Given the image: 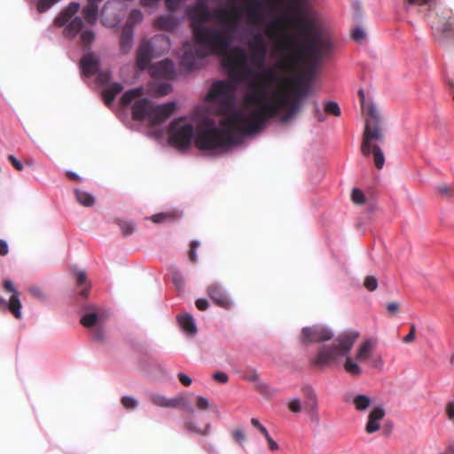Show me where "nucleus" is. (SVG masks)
<instances>
[{"label": "nucleus", "mask_w": 454, "mask_h": 454, "mask_svg": "<svg viewBox=\"0 0 454 454\" xmlns=\"http://www.w3.org/2000/svg\"><path fill=\"white\" fill-rule=\"evenodd\" d=\"M287 79L278 74L273 67H264L254 80L247 82L244 102L256 109L246 114L242 110L230 114L223 123L231 129H238L246 134L259 131L270 119L280 116L282 122L293 119L301 110L308 94V86L298 83L289 98L284 87Z\"/></svg>", "instance_id": "1"}, {"label": "nucleus", "mask_w": 454, "mask_h": 454, "mask_svg": "<svg viewBox=\"0 0 454 454\" xmlns=\"http://www.w3.org/2000/svg\"><path fill=\"white\" fill-rule=\"evenodd\" d=\"M296 18H286L287 24L298 28L299 34H278L282 30L280 20H272L265 28L266 36L273 42L275 52L282 54L275 67L282 71L293 70L299 64H306L314 70L321 60L331 55L332 41L325 31L315 21L301 12L300 2L294 0L289 5Z\"/></svg>", "instance_id": "2"}, {"label": "nucleus", "mask_w": 454, "mask_h": 454, "mask_svg": "<svg viewBox=\"0 0 454 454\" xmlns=\"http://www.w3.org/2000/svg\"><path fill=\"white\" fill-rule=\"evenodd\" d=\"M186 13L196 43L204 46L199 54H225L239 26V13L223 6L211 12L204 1H199L195 5L188 7Z\"/></svg>", "instance_id": "3"}, {"label": "nucleus", "mask_w": 454, "mask_h": 454, "mask_svg": "<svg viewBox=\"0 0 454 454\" xmlns=\"http://www.w3.org/2000/svg\"><path fill=\"white\" fill-rule=\"evenodd\" d=\"M229 115L220 121L221 129L217 128L214 121H206L199 126L196 133L191 123H185L183 118L176 119L169 125L168 142L178 150L188 149L192 137L195 146L200 151L230 146L237 142L236 134H247L238 129H231L224 125L223 121Z\"/></svg>", "instance_id": "4"}, {"label": "nucleus", "mask_w": 454, "mask_h": 454, "mask_svg": "<svg viewBox=\"0 0 454 454\" xmlns=\"http://www.w3.org/2000/svg\"><path fill=\"white\" fill-rule=\"evenodd\" d=\"M363 111L366 114L365 126L361 144V153L364 157L373 155L374 164L377 168L381 169L385 163V157L381 149L373 141L383 142L384 135L381 128V117L373 104L365 106L364 92L358 90Z\"/></svg>", "instance_id": "5"}, {"label": "nucleus", "mask_w": 454, "mask_h": 454, "mask_svg": "<svg viewBox=\"0 0 454 454\" xmlns=\"http://www.w3.org/2000/svg\"><path fill=\"white\" fill-rule=\"evenodd\" d=\"M80 11V4L70 3L55 18L54 24L57 27H64L63 35L67 39H74L79 33L80 41L83 47L90 49L95 40V34L91 29L82 30L83 27L82 19L76 14Z\"/></svg>", "instance_id": "6"}, {"label": "nucleus", "mask_w": 454, "mask_h": 454, "mask_svg": "<svg viewBox=\"0 0 454 454\" xmlns=\"http://www.w3.org/2000/svg\"><path fill=\"white\" fill-rule=\"evenodd\" d=\"M358 336L359 333L356 331L340 334L333 344L323 345L318 348L312 364L320 369L336 364L339 358L349 353Z\"/></svg>", "instance_id": "7"}, {"label": "nucleus", "mask_w": 454, "mask_h": 454, "mask_svg": "<svg viewBox=\"0 0 454 454\" xmlns=\"http://www.w3.org/2000/svg\"><path fill=\"white\" fill-rule=\"evenodd\" d=\"M175 109V102L153 106L148 98H138L132 106L131 114L134 121H142L148 119L150 125L154 127L167 121L173 114Z\"/></svg>", "instance_id": "8"}, {"label": "nucleus", "mask_w": 454, "mask_h": 454, "mask_svg": "<svg viewBox=\"0 0 454 454\" xmlns=\"http://www.w3.org/2000/svg\"><path fill=\"white\" fill-rule=\"evenodd\" d=\"M223 66L228 75L237 82H246L254 74L247 66V54L239 47H234L223 59Z\"/></svg>", "instance_id": "9"}, {"label": "nucleus", "mask_w": 454, "mask_h": 454, "mask_svg": "<svg viewBox=\"0 0 454 454\" xmlns=\"http://www.w3.org/2000/svg\"><path fill=\"white\" fill-rule=\"evenodd\" d=\"M432 28L437 43L445 45L450 39L454 38V18L450 11H447L443 16H436L432 20Z\"/></svg>", "instance_id": "10"}, {"label": "nucleus", "mask_w": 454, "mask_h": 454, "mask_svg": "<svg viewBox=\"0 0 454 454\" xmlns=\"http://www.w3.org/2000/svg\"><path fill=\"white\" fill-rule=\"evenodd\" d=\"M234 91V87L230 83L218 81L215 82L208 94L207 99L209 101H219L224 107L229 108L231 105V94Z\"/></svg>", "instance_id": "11"}, {"label": "nucleus", "mask_w": 454, "mask_h": 454, "mask_svg": "<svg viewBox=\"0 0 454 454\" xmlns=\"http://www.w3.org/2000/svg\"><path fill=\"white\" fill-rule=\"evenodd\" d=\"M333 337V333L332 331L323 325L304 327L301 330V340L305 344L327 341Z\"/></svg>", "instance_id": "12"}, {"label": "nucleus", "mask_w": 454, "mask_h": 454, "mask_svg": "<svg viewBox=\"0 0 454 454\" xmlns=\"http://www.w3.org/2000/svg\"><path fill=\"white\" fill-rule=\"evenodd\" d=\"M248 48L252 53L254 63L258 65V67H262V71L265 67L263 65L267 53L262 35L259 33L254 34L252 40L248 42Z\"/></svg>", "instance_id": "13"}, {"label": "nucleus", "mask_w": 454, "mask_h": 454, "mask_svg": "<svg viewBox=\"0 0 454 454\" xmlns=\"http://www.w3.org/2000/svg\"><path fill=\"white\" fill-rule=\"evenodd\" d=\"M151 403L156 406L164 408H176L181 406L183 410L193 412V409L185 402L183 396L168 399L160 394H151L149 396Z\"/></svg>", "instance_id": "14"}, {"label": "nucleus", "mask_w": 454, "mask_h": 454, "mask_svg": "<svg viewBox=\"0 0 454 454\" xmlns=\"http://www.w3.org/2000/svg\"><path fill=\"white\" fill-rule=\"evenodd\" d=\"M4 291L11 293L7 308L10 312L14 316L15 318L20 319L21 317V302L20 301V293L14 287L13 282L11 279H5L3 284Z\"/></svg>", "instance_id": "15"}, {"label": "nucleus", "mask_w": 454, "mask_h": 454, "mask_svg": "<svg viewBox=\"0 0 454 454\" xmlns=\"http://www.w3.org/2000/svg\"><path fill=\"white\" fill-rule=\"evenodd\" d=\"M244 12L248 20L254 25L263 22V2L262 0H247L244 5Z\"/></svg>", "instance_id": "16"}, {"label": "nucleus", "mask_w": 454, "mask_h": 454, "mask_svg": "<svg viewBox=\"0 0 454 454\" xmlns=\"http://www.w3.org/2000/svg\"><path fill=\"white\" fill-rule=\"evenodd\" d=\"M196 44V46H192L189 43L184 44V50L181 59V65L187 69L193 68L198 59H201L206 57L200 56L199 54L204 46L200 43Z\"/></svg>", "instance_id": "17"}, {"label": "nucleus", "mask_w": 454, "mask_h": 454, "mask_svg": "<svg viewBox=\"0 0 454 454\" xmlns=\"http://www.w3.org/2000/svg\"><path fill=\"white\" fill-rule=\"evenodd\" d=\"M386 415L385 410L381 406H375L369 412L364 430L368 434H372L380 429V424Z\"/></svg>", "instance_id": "18"}, {"label": "nucleus", "mask_w": 454, "mask_h": 454, "mask_svg": "<svg viewBox=\"0 0 454 454\" xmlns=\"http://www.w3.org/2000/svg\"><path fill=\"white\" fill-rule=\"evenodd\" d=\"M153 47L149 40L141 41L137 51V67L140 70L147 68L152 59Z\"/></svg>", "instance_id": "19"}, {"label": "nucleus", "mask_w": 454, "mask_h": 454, "mask_svg": "<svg viewBox=\"0 0 454 454\" xmlns=\"http://www.w3.org/2000/svg\"><path fill=\"white\" fill-rule=\"evenodd\" d=\"M151 73L153 77L172 79L175 76V67L170 59H165L153 65Z\"/></svg>", "instance_id": "20"}, {"label": "nucleus", "mask_w": 454, "mask_h": 454, "mask_svg": "<svg viewBox=\"0 0 454 454\" xmlns=\"http://www.w3.org/2000/svg\"><path fill=\"white\" fill-rule=\"evenodd\" d=\"M210 299L219 307L228 309L231 305L230 300L223 287L216 284H211L207 289Z\"/></svg>", "instance_id": "21"}, {"label": "nucleus", "mask_w": 454, "mask_h": 454, "mask_svg": "<svg viewBox=\"0 0 454 454\" xmlns=\"http://www.w3.org/2000/svg\"><path fill=\"white\" fill-rule=\"evenodd\" d=\"M80 67L85 76H92L98 73L99 59L91 52L85 53L80 61Z\"/></svg>", "instance_id": "22"}, {"label": "nucleus", "mask_w": 454, "mask_h": 454, "mask_svg": "<svg viewBox=\"0 0 454 454\" xmlns=\"http://www.w3.org/2000/svg\"><path fill=\"white\" fill-rule=\"evenodd\" d=\"M178 24L179 20L173 14L160 15L153 21V27L162 31H174Z\"/></svg>", "instance_id": "23"}, {"label": "nucleus", "mask_w": 454, "mask_h": 454, "mask_svg": "<svg viewBox=\"0 0 454 454\" xmlns=\"http://www.w3.org/2000/svg\"><path fill=\"white\" fill-rule=\"evenodd\" d=\"M122 90H123V87H122V85L121 83H119V82L110 83L102 91V96H103V99L105 101V104L106 106H110L114 102L115 97L119 93H121Z\"/></svg>", "instance_id": "24"}, {"label": "nucleus", "mask_w": 454, "mask_h": 454, "mask_svg": "<svg viewBox=\"0 0 454 454\" xmlns=\"http://www.w3.org/2000/svg\"><path fill=\"white\" fill-rule=\"evenodd\" d=\"M133 40V29L123 27L120 37V50L121 53L127 54L130 51Z\"/></svg>", "instance_id": "25"}, {"label": "nucleus", "mask_w": 454, "mask_h": 454, "mask_svg": "<svg viewBox=\"0 0 454 454\" xmlns=\"http://www.w3.org/2000/svg\"><path fill=\"white\" fill-rule=\"evenodd\" d=\"M82 14L87 24L93 26L98 20V7L97 4L88 2L82 8Z\"/></svg>", "instance_id": "26"}, {"label": "nucleus", "mask_w": 454, "mask_h": 454, "mask_svg": "<svg viewBox=\"0 0 454 454\" xmlns=\"http://www.w3.org/2000/svg\"><path fill=\"white\" fill-rule=\"evenodd\" d=\"M182 217V213L178 210L159 213L152 215L151 220L155 223H162L165 222H175Z\"/></svg>", "instance_id": "27"}, {"label": "nucleus", "mask_w": 454, "mask_h": 454, "mask_svg": "<svg viewBox=\"0 0 454 454\" xmlns=\"http://www.w3.org/2000/svg\"><path fill=\"white\" fill-rule=\"evenodd\" d=\"M373 348V343L372 340H368L364 341L358 348L356 355V360L358 362H363L367 360Z\"/></svg>", "instance_id": "28"}, {"label": "nucleus", "mask_w": 454, "mask_h": 454, "mask_svg": "<svg viewBox=\"0 0 454 454\" xmlns=\"http://www.w3.org/2000/svg\"><path fill=\"white\" fill-rule=\"evenodd\" d=\"M178 322L181 327L189 334H194L197 328L193 317L190 314H184L178 317Z\"/></svg>", "instance_id": "29"}, {"label": "nucleus", "mask_w": 454, "mask_h": 454, "mask_svg": "<svg viewBox=\"0 0 454 454\" xmlns=\"http://www.w3.org/2000/svg\"><path fill=\"white\" fill-rule=\"evenodd\" d=\"M302 390L307 397V400L305 402V408L311 412L316 411L317 406V400L315 392L309 387H303Z\"/></svg>", "instance_id": "30"}, {"label": "nucleus", "mask_w": 454, "mask_h": 454, "mask_svg": "<svg viewBox=\"0 0 454 454\" xmlns=\"http://www.w3.org/2000/svg\"><path fill=\"white\" fill-rule=\"evenodd\" d=\"M77 201L84 207H91L95 203V198L90 193L82 191L80 189H74V191Z\"/></svg>", "instance_id": "31"}, {"label": "nucleus", "mask_w": 454, "mask_h": 454, "mask_svg": "<svg viewBox=\"0 0 454 454\" xmlns=\"http://www.w3.org/2000/svg\"><path fill=\"white\" fill-rule=\"evenodd\" d=\"M101 319V316L95 311L86 312L81 318V324L87 328L96 325Z\"/></svg>", "instance_id": "32"}, {"label": "nucleus", "mask_w": 454, "mask_h": 454, "mask_svg": "<svg viewBox=\"0 0 454 454\" xmlns=\"http://www.w3.org/2000/svg\"><path fill=\"white\" fill-rule=\"evenodd\" d=\"M142 89L137 88L127 90L121 98V104L124 106H129L132 101L138 98L142 95Z\"/></svg>", "instance_id": "33"}, {"label": "nucleus", "mask_w": 454, "mask_h": 454, "mask_svg": "<svg viewBox=\"0 0 454 454\" xmlns=\"http://www.w3.org/2000/svg\"><path fill=\"white\" fill-rule=\"evenodd\" d=\"M353 403L356 411H364L370 407L372 400L368 395H356L353 399Z\"/></svg>", "instance_id": "34"}, {"label": "nucleus", "mask_w": 454, "mask_h": 454, "mask_svg": "<svg viewBox=\"0 0 454 454\" xmlns=\"http://www.w3.org/2000/svg\"><path fill=\"white\" fill-rule=\"evenodd\" d=\"M343 366L345 371L352 376H358L362 373L361 367L349 356H347Z\"/></svg>", "instance_id": "35"}, {"label": "nucleus", "mask_w": 454, "mask_h": 454, "mask_svg": "<svg viewBox=\"0 0 454 454\" xmlns=\"http://www.w3.org/2000/svg\"><path fill=\"white\" fill-rule=\"evenodd\" d=\"M142 20H143V13L141 12V11L137 10V9H134L129 12L124 27H129V28L133 29V27L136 24L141 22Z\"/></svg>", "instance_id": "36"}, {"label": "nucleus", "mask_w": 454, "mask_h": 454, "mask_svg": "<svg viewBox=\"0 0 454 454\" xmlns=\"http://www.w3.org/2000/svg\"><path fill=\"white\" fill-rule=\"evenodd\" d=\"M408 4H415L422 10L429 11L436 5V0H407Z\"/></svg>", "instance_id": "37"}, {"label": "nucleus", "mask_w": 454, "mask_h": 454, "mask_svg": "<svg viewBox=\"0 0 454 454\" xmlns=\"http://www.w3.org/2000/svg\"><path fill=\"white\" fill-rule=\"evenodd\" d=\"M184 428L190 432L200 434H208L210 431V425L207 424L204 430H200L196 424L193 422L187 420L184 422Z\"/></svg>", "instance_id": "38"}, {"label": "nucleus", "mask_w": 454, "mask_h": 454, "mask_svg": "<svg viewBox=\"0 0 454 454\" xmlns=\"http://www.w3.org/2000/svg\"><path fill=\"white\" fill-rule=\"evenodd\" d=\"M325 112L333 116H340L341 114L339 105L333 101H328L325 104Z\"/></svg>", "instance_id": "39"}, {"label": "nucleus", "mask_w": 454, "mask_h": 454, "mask_svg": "<svg viewBox=\"0 0 454 454\" xmlns=\"http://www.w3.org/2000/svg\"><path fill=\"white\" fill-rule=\"evenodd\" d=\"M121 403L122 406L127 410H134L138 406V401L129 395L122 396Z\"/></svg>", "instance_id": "40"}, {"label": "nucleus", "mask_w": 454, "mask_h": 454, "mask_svg": "<svg viewBox=\"0 0 454 454\" xmlns=\"http://www.w3.org/2000/svg\"><path fill=\"white\" fill-rule=\"evenodd\" d=\"M364 286L370 292H373L378 287V280L373 276H367L364 281Z\"/></svg>", "instance_id": "41"}, {"label": "nucleus", "mask_w": 454, "mask_h": 454, "mask_svg": "<svg viewBox=\"0 0 454 454\" xmlns=\"http://www.w3.org/2000/svg\"><path fill=\"white\" fill-rule=\"evenodd\" d=\"M117 223L124 236L130 235L134 231V224L130 222L119 220Z\"/></svg>", "instance_id": "42"}, {"label": "nucleus", "mask_w": 454, "mask_h": 454, "mask_svg": "<svg viewBox=\"0 0 454 454\" xmlns=\"http://www.w3.org/2000/svg\"><path fill=\"white\" fill-rule=\"evenodd\" d=\"M59 1V0H40L37 3V11L41 13L44 12Z\"/></svg>", "instance_id": "43"}, {"label": "nucleus", "mask_w": 454, "mask_h": 454, "mask_svg": "<svg viewBox=\"0 0 454 454\" xmlns=\"http://www.w3.org/2000/svg\"><path fill=\"white\" fill-rule=\"evenodd\" d=\"M351 198L353 202L358 205L364 204L365 201L364 192L357 188L353 189Z\"/></svg>", "instance_id": "44"}, {"label": "nucleus", "mask_w": 454, "mask_h": 454, "mask_svg": "<svg viewBox=\"0 0 454 454\" xmlns=\"http://www.w3.org/2000/svg\"><path fill=\"white\" fill-rule=\"evenodd\" d=\"M437 192L443 197L450 198L454 196V187L446 184L439 185L437 187Z\"/></svg>", "instance_id": "45"}, {"label": "nucleus", "mask_w": 454, "mask_h": 454, "mask_svg": "<svg viewBox=\"0 0 454 454\" xmlns=\"http://www.w3.org/2000/svg\"><path fill=\"white\" fill-rule=\"evenodd\" d=\"M111 79L112 74L110 71H100L98 73L97 80L101 85L108 84Z\"/></svg>", "instance_id": "46"}, {"label": "nucleus", "mask_w": 454, "mask_h": 454, "mask_svg": "<svg viewBox=\"0 0 454 454\" xmlns=\"http://www.w3.org/2000/svg\"><path fill=\"white\" fill-rule=\"evenodd\" d=\"M171 91V85L168 82H161L157 84L155 93L159 96L168 95Z\"/></svg>", "instance_id": "47"}, {"label": "nucleus", "mask_w": 454, "mask_h": 454, "mask_svg": "<svg viewBox=\"0 0 454 454\" xmlns=\"http://www.w3.org/2000/svg\"><path fill=\"white\" fill-rule=\"evenodd\" d=\"M184 1L185 0H165L166 9L170 12H176Z\"/></svg>", "instance_id": "48"}, {"label": "nucleus", "mask_w": 454, "mask_h": 454, "mask_svg": "<svg viewBox=\"0 0 454 454\" xmlns=\"http://www.w3.org/2000/svg\"><path fill=\"white\" fill-rule=\"evenodd\" d=\"M255 388L263 395H270L271 394L270 386L260 380L255 382Z\"/></svg>", "instance_id": "49"}, {"label": "nucleus", "mask_w": 454, "mask_h": 454, "mask_svg": "<svg viewBox=\"0 0 454 454\" xmlns=\"http://www.w3.org/2000/svg\"><path fill=\"white\" fill-rule=\"evenodd\" d=\"M255 388L263 395H270L271 394L270 386L260 380L255 382Z\"/></svg>", "instance_id": "50"}, {"label": "nucleus", "mask_w": 454, "mask_h": 454, "mask_svg": "<svg viewBox=\"0 0 454 454\" xmlns=\"http://www.w3.org/2000/svg\"><path fill=\"white\" fill-rule=\"evenodd\" d=\"M255 388L263 395H270L271 394L270 386L260 380L255 382Z\"/></svg>", "instance_id": "51"}, {"label": "nucleus", "mask_w": 454, "mask_h": 454, "mask_svg": "<svg viewBox=\"0 0 454 454\" xmlns=\"http://www.w3.org/2000/svg\"><path fill=\"white\" fill-rule=\"evenodd\" d=\"M199 246L200 243L196 240H192L190 244L189 259L193 263L197 262L196 249L198 248Z\"/></svg>", "instance_id": "52"}, {"label": "nucleus", "mask_w": 454, "mask_h": 454, "mask_svg": "<svg viewBox=\"0 0 454 454\" xmlns=\"http://www.w3.org/2000/svg\"><path fill=\"white\" fill-rule=\"evenodd\" d=\"M231 436L235 442L239 444L242 445V443L246 441V435L242 429L237 428L231 433Z\"/></svg>", "instance_id": "53"}, {"label": "nucleus", "mask_w": 454, "mask_h": 454, "mask_svg": "<svg viewBox=\"0 0 454 454\" xmlns=\"http://www.w3.org/2000/svg\"><path fill=\"white\" fill-rule=\"evenodd\" d=\"M196 407L200 411H206L210 407L209 402L206 397L200 395L196 400Z\"/></svg>", "instance_id": "54"}, {"label": "nucleus", "mask_w": 454, "mask_h": 454, "mask_svg": "<svg viewBox=\"0 0 454 454\" xmlns=\"http://www.w3.org/2000/svg\"><path fill=\"white\" fill-rule=\"evenodd\" d=\"M251 424H252V425H253V426H254V427H255V428H256V429H257V430H258V431H259V432H260V433H261L264 437H266V436H268V434H269V432H268V430H267V428H266L263 425H262V424L260 423V421H259L257 419H255V418H252V419H251Z\"/></svg>", "instance_id": "55"}, {"label": "nucleus", "mask_w": 454, "mask_h": 454, "mask_svg": "<svg viewBox=\"0 0 454 454\" xmlns=\"http://www.w3.org/2000/svg\"><path fill=\"white\" fill-rule=\"evenodd\" d=\"M288 408L291 411L298 413L301 410V403L299 399H293L288 403Z\"/></svg>", "instance_id": "56"}, {"label": "nucleus", "mask_w": 454, "mask_h": 454, "mask_svg": "<svg viewBox=\"0 0 454 454\" xmlns=\"http://www.w3.org/2000/svg\"><path fill=\"white\" fill-rule=\"evenodd\" d=\"M445 413H446L448 419H450V420L454 419V400L450 401L446 403Z\"/></svg>", "instance_id": "57"}, {"label": "nucleus", "mask_w": 454, "mask_h": 454, "mask_svg": "<svg viewBox=\"0 0 454 454\" xmlns=\"http://www.w3.org/2000/svg\"><path fill=\"white\" fill-rule=\"evenodd\" d=\"M244 379L250 382H256L259 380V375L254 370H248L245 375Z\"/></svg>", "instance_id": "58"}, {"label": "nucleus", "mask_w": 454, "mask_h": 454, "mask_svg": "<svg viewBox=\"0 0 454 454\" xmlns=\"http://www.w3.org/2000/svg\"><path fill=\"white\" fill-rule=\"evenodd\" d=\"M365 37V34L364 32V30L360 27H356L353 31H352V38L356 41V42H360L362 40H364Z\"/></svg>", "instance_id": "59"}, {"label": "nucleus", "mask_w": 454, "mask_h": 454, "mask_svg": "<svg viewBox=\"0 0 454 454\" xmlns=\"http://www.w3.org/2000/svg\"><path fill=\"white\" fill-rule=\"evenodd\" d=\"M29 294L34 296L35 298H37L39 300H43L45 298V294L43 292L36 286H32L29 288Z\"/></svg>", "instance_id": "60"}, {"label": "nucleus", "mask_w": 454, "mask_h": 454, "mask_svg": "<svg viewBox=\"0 0 454 454\" xmlns=\"http://www.w3.org/2000/svg\"><path fill=\"white\" fill-rule=\"evenodd\" d=\"M400 305L398 302L393 301L387 304V310L391 316H395L399 311Z\"/></svg>", "instance_id": "61"}, {"label": "nucleus", "mask_w": 454, "mask_h": 454, "mask_svg": "<svg viewBox=\"0 0 454 454\" xmlns=\"http://www.w3.org/2000/svg\"><path fill=\"white\" fill-rule=\"evenodd\" d=\"M8 159L16 170L21 171L23 169L22 164L14 155L10 154Z\"/></svg>", "instance_id": "62"}, {"label": "nucleus", "mask_w": 454, "mask_h": 454, "mask_svg": "<svg viewBox=\"0 0 454 454\" xmlns=\"http://www.w3.org/2000/svg\"><path fill=\"white\" fill-rule=\"evenodd\" d=\"M195 305L199 310H206L209 307V303L207 300L200 298L196 300Z\"/></svg>", "instance_id": "63"}, {"label": "nucleus", "mask_w": 454, "mask_h": 454, "mask_svg": "<svg viewBox=\"0 0 454 454\" xmlns=\"http://www.w3.org/2000/svg\"><path fill=\"white\" fill-rule=\"evenodd\" d=\"M177 377L180 382L185 387H189L192 382V379L184 373L180 372L177 374Z\"/></svg>", "instance_id": "64"}]
</instances>
